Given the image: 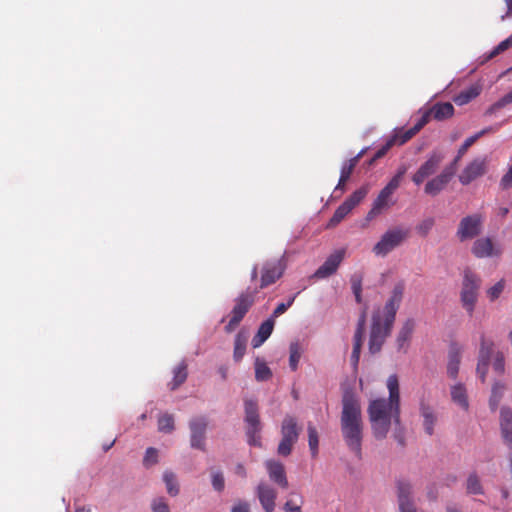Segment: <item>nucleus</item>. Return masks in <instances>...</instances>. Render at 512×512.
Returning <instances> with one entry per match:
<instances>
[{"instance_id": "6e6d98bb", "label": "nucleus", "mask_w": 512, "mask_h": 512, "mask_svg": "<svg viewBox=\"0 0 512 512\" xmlns=\"http://www.w3.org/2000/svg\"><path fill=\"white\" fill-rule=\"evenodd\" d=\"M212 486L218 492L223 491L225 487V480L221 472H215L212 474Z\"/></svg>"}, {"instance_id": "de8ad7c7", "label": "nucleus", "mask_w": 512, "mask_h": 512, "mask_svg": "<svg viewBox=\"0 0 512 512\" xmlns=\"http://www.w3.org/2000/svg\"><path fill=\"white\" fill-rule=\"evenodd\" d=\"M417 132L413 127L406 131H396L391 137H396V145H403L408 142L411 138H413Z\"/></svg>"}, {"instance_id": "58836bf2", "label": "nucleus", "mask_w": 512, "mask_h": 512, "mask_svg": "<svg viewBox=\"0 0 512 512\" xmlns=\"http://www.w3.org/2000/svg\"><path fill=\"white\" fill-rule=\"evenodd\" d=\"M368 191L369 188L367 186L360 187L344 201V204H348V207L352 210L366 197Z\"/></svg>"}, {"instance_id": "1a4fd4ad", "label": "nucleus", "mask_w": 512, "mask_h": 512, "mask_svg": "<svg viewBox=\"0 0 512 512\" xmlns=\"http://www.w3.org/2000/svg\"><path fill=\"white\" fill-rule=\"evenodd\" d=\"M396 492L400 512H418L413 499V486L408 480L398 479Z\"/></svg>"}, {"instance_id": "13d9d810", "label": "nucleus", "mask_w": 512, "mask_h": 512, "mask_svg": "<svg viewBox=\"0 0 512 512\" xmlns=\"http://www.w3.org/2000/svg\"><path fill=\"white\" fill-rule=\"evenodd\" d=\"M505 361L502 353H497L493 361V369L501 374L504 372Z\"/></svg>"}, {"instance_id": "f3484780", "label": "nucleus", "mask_w": 512, "mask_h": 512, "mask_svg": "<svg viewBox=\"0 0 512 512\" xmlns=\"http://www.w3.org/2000/svg\"><path fill=\"white\" fill-rule=\"evenodd\" d=\"M406 173V168L401 167L396 175L388 182V184L380 191L377 198L374 200V203L377 204L382 209H385L389 206V201L392 194L398 189L400 186L401 180Z\"/></svg>"}, {"instance_id": "774afa93", "label": "nucleus", "mask_w": 512, "mask_h": 512, "mask_svg": "<svg viewBox=\"0 0 512 512\" xmlns=\"http://www.w3.org/2000/svg\"><path fill=\"white\" fill-rule=\"evenodd\" d=\"M510 103H512V90L500 99L499 105H504V107H505L506 105H508Z\"/></svg>"}, {"instance_id": "37998d69", "label": "nucleus", "mask_w": 512, "mask_h": 512, "mask_svg": "<svg viewBox=\"0 0 512 512\" xmlns=\"http://www.w3.org/2000/svg\"><path fill=\"white\" fill-rule=\"evenodd\" d=\"M363 338L364 337H362V336H356V335H354V337H353V350H352V354H351V363L355 368L358 366V363H359L361 348H362V344H363Z\"/></svg>"}, {"instance_id": "2eb2a0df", "label": "nucleus", "mask_w": 512, "mask_h": 512, "mask_svg": "<svg viewBox=\"0 0 512 512\" xmlns=\"http://www.w3.org/2000/svg\"><path fill=\"white\" fill-rule=\"evenodd\" d=\"M487 160L485 157H478L472 160L459 175V181L463 185H468L472 181L486 173Z\"/></svg>"}, {"instance_id": "f8f14e48", "label": "nucleus", "mask_w": 512, "mask_h": 512, "mask_svg": "<svg viewBox=\"0 0 512 512\" xmlns=\"http://www.w3.org/2000/svg\"><path fill=\"white\" fill-rule=\"evenodd\" d=\"M285 268L286 266L281 259L266 262L262 267L260 289L266 288L280 279Z\"/></svg>"}, {"instance_id": "f704fd0d", "label": "nucleus", "mask_w": 512, "mask_h": 512, "mask_svg": "<svg viewBox=\"0 0 512 512\" xmlns=\"http://www.w3.org/2000/svg\"><path fill=\"white\" fill-rule=\"evenodd\" d=\"M504 391H505V386L502 383H500V382L494 383V385L492 387V391H491V396L489 399V406L492 411H495L498 408V405L502 399Z\"/></svg>"}, {"instance_id": "4468645a", "label": "nucleus", "mask_w": 512, "mask_h": 512, "mask_svg": "<svg viewBox=\"0 0 512 512\" xmlns=\"http://www.w3.org/2000/svg\"><path fill=\"white\" fill-rule=\"evenodd\" d=\"M405 290L403 281L396 283L393 287L392 293L383 309V318L388 319V322H394L396 313L400 307Z\"/></svg>"}, {"instance_id": "a19ab883", "label": "nucleus", "mask_w": 512, "mask_h": 512, "mask_svg": "<svg viewBox=\"0 0 512 512\" xmlns=\"http://www.w3.org/2000/svg\"><path fill=\"white\" fill-rule=\"evenodd\" d=\"M362 281L363 275L361 273H354L350 278L351 289L357 303L362 302Z\"/></svg>"}, {"instance_id": "8fccbe9b", "label": "nucleus", "mask_w": 512, "mask_h": 512, "mask_svg": "<svg viewBox=\"0 0 512 512\" xmlns=\"http://www.w3.org/2000/svg\"><path fill=\"white\" fill-rule=\"evenodd\" d=\"M505 288V281L500 280L487 291V296L491 301H494L500 297Z\"/></svg>"}, {"instance_id": "0e129e2a", "label": "nucleus", "mask_w": 512, "mask_h": 512, "mask_svg": "<svg viewBox=\"0 0 512 512\" xmlns=\"http://www.w3.org/2000/svg\"><path fill=\"white\" fill-rule=\"evenodd\" d=\"M283 509L285 512H302L301 506L294 504L291 500L285 502Z\"/></svg>"}, {"instance_id": "9b49d317", "label": "nucleus", "mask_w": 512, "mask_h": 512, "mask_svg": "<svg viewBox=\"0 0 512 512\" xmlns=\"http://www.w3.org/2000/svg\"><path fill=\"white\" fill-rule=\"evenodd\" d=\"M455 172L456 167L454 166V164L446 166L439 175L432 178L426 183L424 188L425 193L430 196L438 195L443 189H445V187L451 181Z\"/></svg>"}, {"instance_id": "680f3d73", "label": "nucleus", "mask_w": 512, "mask_h": 512, "mask_svg": "<svg viewBox=\"0 0 512 512\" xmlns=\"http://www.w3.org/2000/svg\"><path fill=\"white\" fill-rule=\"evenodd\" d=\"M231 512H250V505L246 501L238 500L232 506Z\"/></svg>"}, {"instance_id": "f257e3e1", "label": "nucleus", "mask_w": 512, "mask_h": 512, "mask_svg": "<svg viewBox=\"0 0 512 512\" xmlns=\"http://www.w3.org/2000/svg\"><path fill=\"white\" fill-rule=\"evenodd\" d=\"M387 388L389 390L388 399H375L369 403L367 412L372 433L378 440L385 439L392 424H394V437L403 445L404 433L400 420V392L397 375L392 374L388 377Z\"/></svg>"}, {"instance_id": "e433bc0d", "label": "nucleus", "mask_w": 512, "mask_h": 512, "mask_svg": "<svg viewBox=\"0 0 512 512\" xmlns=\"http://www.w3.org/2000/svg\"><path fill=\"white\" fill-rule=\"evenodd\" d=\"M246 344L247 339L245 336H243L241 333H238L234 340V351H233V358L236 362H239L246 351Z\"/></svg>"}, {"instance_id": "a878e982", "label": "nucleus", "mask_w": 512, "mask_h": 512, "mask_svg": "<svg viewBox=\"0 0 512 512\" xmlns=\"http://www.w3.org/2000/svg\"><path fill=\"white\" fill-rule=\"evenodd\" d=\"M493 243L490 238H480L473 244L472 252L478 258L489 257L494 254Z\"/></svg>"}, {"instance_id": "4d7b16f0", "label": "nucleus", "mask_w": 512, "mask_h": 512, "mask_svg": "<svg viewBox=\"0 0 512 512\" xmlns=\"http://www.w3.org/2000/svg\"><path fill=\"white\" fill-rule=\"evenodd\" d=\"M431 116L432 114L430 110L424 112L417 123L413 126L414 130L418 133L430 121Z\"/></svg>"}, {"instance_id": "052dcab7", "label": "nucleus", "mask_w": 512, "mask_h": 512, "mask_svg": "<svg viewBox=\"0 0 512 512\" xmlns=\"http://www.w3.org/2000/svg\"><path fill=\"white\" fill-rule=\"evenodd\" d=\"M500 186L503 190H507L512 187V169L508 168V171L503 175L500 181Z\"/></svg>"}, {"instance_id": "3c124183", "label": "nucleus", "mask_w": 512, "mask_h": 512, "mask_svg": "<svg viewBox=\"0 0 512 512\" xmlns=\"http://www.w3.org/2000/svg\"><path fill=\"white\" fill-rule=\"evenodd\" d=\"M157 462H158V451L153 447H149L146 450L145 456L143 458V465L145 467H151L152 465H155Z\"/></svg>"}, {"instance_id": "0eeeda50", "label": "nucleus", "mask_w": 512, "mask_h": 512, "mask_svg": "<svg viewBox=\"0 0 512 512\" xmlns=\"http://www.w3.org/2000/svg\"><path fill=\"white\" fill-rule=\"evenodd\" d=\"M409 230L402 227H394L387 230L374 245L373 252L377 256H386L392 250L400 246L408 237Z\"/></svg>"}, {"instance_id": "39448f33", "label": "nucleus", "mask_w": 512, "mask_h": 512, "mask_svg": "<svg viewBox=\"0 0 512 512\" xmlns=\"http://www.w3.org/2000/svg\"><path fill=\"white\" fill-rule=\"evenodd\" d=\"M257 292L256 289L253 291L247 289L235 299L230 319L224 328L226 333H231L238 327L249 309L253 306Z\"/></svg>"}, {"instance_id": "c9c22d12", "label": "nucleus", "mask_w": 512, "mask_h": 512, "mask_svg": "<svg viewBox=\"0 0 512 512\" xmlns=\"http://www.w3.org/2000/svg\"><path fill=\"white\" fill-rule=\"evenodd\" d=\"M493 342L485 338L484 335L481 336L480 342V350L479 357L480 358V366L484 364L486 360L490 361V357L493 352Z\"/></svg>"}, {"instance_id": "aec40b11", "label": "nucleus", "mask_w": 512, "mask_h": 512, "mask_svg": "<svg viewBox=\"0 0 512 512\" xmlns=\"http://www.w3.org/2000/svg\"><path fill=\"white\" fill-rule=\"evenodd\" d=\"M265 468L267 470L269 479L274 484L282 489H287L289 487L285 466L281 462L269 459L265 462Z\"/></svg>"}, {"instance_id": "a211bd4d", "label": "nucleus", "mask_w": 512, "mask_h": 512, "mask_svg": "<svg viewBox=\"0 0 512 512\" xmlns=\"http://www.w3.org/2000/svg\"><path fill=\"white\" fill-rule=\"evenodd\" d=\"M481 218L479 215L464 217L457 230V236L461 241L472 239L480 233Z\"/></svg>"}, {"instance_id": "864d4df0", "label": "nucleus", "mask_w": 512, "mask_h": 512, "mask_svg": "<svg viewBox=\"0 0 512 512\" xmlns=\"http://www.w3.org/2000/svg\"><path fill=\"white\" fill-rule=\"evenodd\" d=\"M151 508L153 512H170L169 505L163 497L154 499Z\"/></svg>"}, {"instance_id": "ea45409f", "label": "nucleus", "mask_w": 512, "mask_h": 512, "mask_svg": "<svg viewBox=\"0 0 512 512\" xmlns=\"http://www.w3.org/2000/svg\"><path fill=\"white\" fill-rule=\"evenodd\" d=\"M163 481L169 495L176 496L179 493V485L173 472L166 471L163 475Z\"/></svg>"}, {"instance_id": "b1692460", "label": "nucleus", "mask_w": 512, "mask_h": 512, "mask_svg": "<svg viewBox=\"0 0 512 512\" xmlns=\"http://www.w3.org/2000/svg\"><path fill=\"white\" fill-rule=\"evenodd\" d=\"M274 324V320L268 318L260 325L256 335L252 339L253 348L260 347L270 337L274 329Z\"/></svg>"}, {"instance_id": "c03bdc74", "label": "nucleus", "mask_w": 512, "mask_h": 512, "mask_svg": "<svg viewBox=\"0 0 512 512\" xmlns=\"http://www.w3.org/2000/svg\"><path fill=\"white\" fill-rule=\"evenodd\" d=\"M290 357L289 365L293 371L298 368V363L301 357L300 346L297 342H293L289 347Z\"/></svg>"}, {"instance_id": "bb28decb", "label": "nucleus", "mask_w": 512, "mask_h": 512, "mask_svg": "<svg viewBox=\"0 0 512 512\" xmlns=\"http://www.w3.org/2000/svg\"><path fill=\"white\" fill-rule=\"evenodd\" d=\"M429 110L432 117L439 121L448 119L454 114V107L449 102L436 103Z\"/></svg>"}, {"instance_id": "f03ea898", "label": "nucleus", "mask_w": 512, "mask_h": 512, "mask_svg": "<svg viewBox=\"0 0 512 512\" xmlns=\"http://www.w3.org/2000/svg\"><path fill=\"white\" fill-rule=\"evenodd\" d=\"M341 433L349 448L358 458L362 455L363 420L359 399L350 391L342 397Z\"/></svg>"}, {"instance_id": "69168bd1", "label": "nucleus", "mask_w": 512, "mask_h": 512, "mask_svg": "<svg viewBox=\"0 0 512 512\" xmlns=\"http://www.w3.org/2000/svg\"><path fill=\"white\" fill-rule=\"evenodd\" d=\"M383 209L373 202L371 210L367 213L366 220L371 221L381 213Z\"/></svg>"}, {"instance_id": "49530a36", "label": "nucleus", "mask_w": 512, "mask_h": 512, "mask_svg": "<svg viewBox=\"0 0 512 512\" xmlns=\"http://www.w3.org/2000/svg\"><path fill=\"white\" fill-rule=\"evenodd\" d=\"M158 429L161 432L170 433L174 430V418L170 414H164L158 419Z\"/></svg>"}, {"instance_id": "2f4dec72", "label": "nucleus", "mask_w": 512, "mask_h": 512, "mask_svg": "<svg viewBox=\"0 0 512 512\" xmlns=\"http://www.w3.org/2000/svg\"><path fill=\"white\" fill-rule=\"evenodd\" d=\"M308 432V445L311 452L312 458H316L318 455V446H319V435L317 429L314 425L308 424L307 426Z\"/></svg>"}, {"instance_id": "79ce46f5", "label": "nucleus", "mask_w": 512, "mask_h": 512, "mask_svg": "<svg viewBox=\"0 0 512 512\" xmlns=\"http://www.w3.org/2000/svg\"><path fill=\"white\" fill-rule=\"evenodd\" d=\"M352 210L348 207V204H344V202L335 210L333 216L331 217L328 226L335 227L338 225Z\"/></svg>"}, {"instance_id": "5701e85b", "label": "nucleus", "mask_w": 512, "mask_h": 512, "mask_svg": "<svg viewBox=\"0 0 512 512\" xmlns=\"http://www.w3.org/2000/svg\"><path fill=\"white\" fill-rule=\"evenodd\" d=\"M415 329V322L413 319H407L402 325L396 338L397 349L406 352L409 341Z\"/></svg>"}, {"instance_id": "338daca9", "label": "nucleus", "mask_w": 512, "mask_h": 512, "mask_svg": "<svg viewBox=\"0 0 512 512\" xmlns=\"http://www.w3.org/2000/svg\"><path fill=\"white\" fill-rule=\"evenodd\" d=\"M500 104V99L495 102L494 104H492L486 111V114L487 115H491V114H494L496 111L502 109L504 107V105H499Z\"/></svg>"}, {"instance_id": "cd10ccee", "label": "nucleus", "mask_w": 512, "mask_h": 512, "mask_svg": "<svg viewBox=\"0 0 512 512\" xmlns=\"http://www.w3.org/2000/svg\"><path fill=\"white\" fill-rule=\"evenodd\" d=\"M481 92V87L479 85H472L469 88L462 90L454 97V102L458 106H463L468 104L470 101L475 99Z\"/></svg>"}, {"instance_id": "bf43d9fd", "label": "nucleus", "mask_w": 512, "mask_h": 512, "mask_svg": "<svg viewBox=\"0 0 512 512\" xmlns=\"http://www.w3.org/2000/svg\"><path fill=\"white\" fill-rule=\"evenodd\" d=\"M365 324H366V312L363 311L358 319L357 327H356L354 335L364 337Z\"/></svg>"}, {"instance_id": "4c0bfd02", "label": "nucleus", "mask_w": 512, "mask_h": 512, "mask_svg": "<svg viewBox=\"0 0 512 512\" xmlns=\"http://www.w3.org/2000/svg\"><path fill=\"white\" fill-rule=\"evenodd\" d=\"M368 191L369 188L367 186L360 187L344 201V204H348V207L352 210L366 197Z\"/></svg>"}, {"instance_id": "7ed1b4c3", "label": "nucleus", "mask_w": 512, "mask_h": 512, "mask_svg": "<svg viewBox=\"0 0 512 512\" xmlns=\"http://www.w3.org/2000/svg\"><path fill=\"white\" fill-rule=\"evenodd\" d=\"M281 440L277 447V453L280 456L287 457L291 454L293 446L297 443L301 433V427L298 425L294 416L286 415L281 424Z\"/></svg>"}, {"instance_id": "412c9836", "label": "nucleus", "mask_w": 512, "mask_h": 512, "mask_svg": "<svg viewBox=\"0 0 512 512\" xmlns=\"http://www.w3.org/2000/svg\"><path fill=\"white\" fill-rule=\"evenodd\" d=\"M462 348L457 343H452L448 352L447 374L455 379L459 372L461 362Z\"/></svg>"}, {"instance_id": "4be33fe9", "label": "nucleus", "mask_w": 512, "mask_h": 512, "mask_svg": "<svg viewBox=\"0 0 512 512\" xmlns=\"http://www.w3.org/2000/svg\"><path fill=\"white\" fill-rule=\"evenodd\" d=\"M420 415L423 418V428L425 430V433L429 436H432L434 434L435 426L438 421L437 414L430 405L421 402Z\"/></svg>"}, {"instance_id": "ddd939ff", "label": "nucleus", "mask_w": 512, "mask_h": 512, "mask_svg": "<svg viewBox=\"0 0 512 512\" xmlns=\"http://www.w3.org/2000/svg\"><path fill=\"white\" fill-rule=\"evenodd\" d=\"M442 161L443 156L440 153L433 152L432 154H430L428 159L413 174L412 181L416 185L422 184L428 177L435 174Z\"/></svg>"}, {"instance_id": "20e7f679", "label": "nucleus", "mask_w": 512, "mask_h": 512, "mask_svg": "<svg viewBox=\"0 0 512 512\" xmlns=\"http://www.w3.org/2000/svg\"><path fill=\"white\" fill-rule=\"evenodd\" d=\"M394 322H388L380 316V314H373L372 324L369 334V352L376 354L381 351L386 338L390 335Z\"/></svg>"}, {"instance_id": "dca6fc26", "label": "nucleus", "mask_w": 512, "mask_h": 512, "mask_svg": "<svg viewBox=\"0 0 512 512\" xmlns=\"http://www.w3.org/2000/svg\"><path fill=\"white\" fill-rule=\"evenodd\" d=\"M346 250L344 248L335 250L331 253L325 262L315 271L314 277L323 279L333 275L341 262L344 260Z\"/></svg>"}, {"instance_id": "7c9ffc66", "label": "nucleus", "mask_w": 512, "mask_h": 512, "mask_svg": "<svg viewBox=\"0 0 512 512\" xmlns=\"http://www.w3.org/2000/svg\"><path fill=\"white\" fill-rule=\"evenodd\" d=\"M466 492L473 495H482L484 493L481 480L476 473L469 474L466 481Z\"/></svg>"}, {"instance_id": "6e6552de", "label": "nucleus", "mask_w": 512, "mask_h": 512, "mask_svg": "<svg viewBox=\"0 0 512 512\" xmlns=\"http://www.w3.org/2000/svg\"><path fill=\"white\" fill-rule=\"evenodd\" d=\"M480 282L479 277L471 270L466 269L464 271L461 289V303L470 316L473 314L475 304L477 302Z\"/></svg>"}, {"instance_id": "393cba45", "label": "nucleus", "mask_w": 512, "mask_h": 512, "mask_svg": "<svg viewBox=\"0 0 512 512\" xmlns=\"http://www.w3.org/2000/svg\"><path fill=\"white\" fill-rule=\"evenodd\" d=\"M494 129L492 127L484 128L481 131L477 132L476 134L468 137L464 143L460 146L457 152V156L455 157L454 161L451 164H454V166L457 168L458 161L465 155L467 150L482 136L485 134L493 131Z\"/></svg>"}, {"instance_id": "603ef678", "label": "nucleus", "mask_w": 512, "mask_h": 512, "mask_svg": "<svg viewBox=\"0 0 512 512\" xmlns=\"http://www.w3.org/2000/svg\"><path fill=\"white\" fill-rule=\"evenodd\" d=\"M295 298H296V296H292L289 298L287 303L278 304L277 307L274 309L270 318H272L274 320L275 318H277L280 315H282L283 313H285L288 310V308H290L292 306L293 302L295 301Z\"/></svg>"}, {"instance_id": "c85d7f7f", "label": "nucleus", "mask_w": 512, "mask_h": 512, "mask_svg": "<svg viewBox=\"0 0 512 512\" xmlns=\"http://www.w3.org/2000/svg\"><path fill=\"white\" fill-rule=\"evenodd\" d=\"M451 398L452 401L460 406L463 410L467 411L469 409L466 389L462 384H456L451 387Z\"/></svg>"}, {"instance_id": "473e14b6", "label": "nucleus", "mask_w": 512, "mask_h": 512, "mask_svg": "<svg viewBox=\"0 0 512 512\" xmlns=\"http://www.w3.org/2000/svg\"><path fill=\"white\" fill-rule=\"evenodd\" d=\"M272 377V371L260 358L255 360V379L259 382L267 381Z\"/></svg>"}, {"instance_id": "423d86ee", "label": "nucleus", "mask_w": 512, "mask_h": 512, "mask_svg": "<svg viewBox=\"0 0 512 512\" xmlns=\"http://www.w3.org/2000/svg\"><path fill=\"white\" fill-rule=\"evenodd\" d=\"M245 423H246V434L248 437V443L253 446H260V432L262 429L258 404L256 400L245 399Z\"/></svg>"}, {"instance_id": "09e8293b", "label": "nucleus", "mask_w": 512, "mask_h": 512, "mask_svg": "<svg viewBox=\"0 0 512 512\" xmlns=\"http://www.w3.org/2000/svg\"><path fill=\"white\" fill-rule=\"evenodd\" d=\"M435 224V221L433 218L429 217L424 220H422L417 226L416 231L419 235L425 237L428 235V233L431 231Z\"/></svg>"}, {"instance_id": "e2e57ef3", "label": "nucleus", "mask_w": 512, "mask_h": 512, "mask_svg": "<svg viewBox=\"0 0 512 512\" xmlns=\"http://www.w3.org/2000/svg\"><path fill=\"white\" fill-rule=\"evenodd\" d=\"M488 365H489V361L486 360L484 362V364L481 365V367H480V358H478L476 372L479 375V377L481 378L482 382L485 381V376H486V372H487V369H488Z\"/></svg>"}, {"instance_id": "5fc2aeb1", "label": "nucleus", "mask_w": 512, "mask_h": 512, "mask_svg": "<svg viewBox=\"0 0 512 512\" xmlns=\"http://www.w3.org/2000/svg\"><path fill=\"white\" fill-rule=\"evenodd\" d=\"M394 145H396V137H390L389 139H387L386 143L381 148L378 149V151L375 153L374 158H382Z\"/></svg>"}, {"instance_id": "6ab92c4d", "label": "nucleus", "mask_w": 512, "mask_h": 512, "mask_svg": "<svg viewBox=\"0 0 512 512\" xmlns=\"http://www.w3.org/2000/svg\"><path fill=\"white\" fill-rule=\"evenodd\" d=\"M257 498L265 512H273L276 506L277 491L266 482H260L256 487Z\"/></svg>"}, {"instance_id": "72a5a7b5", "label": "nucleus", "mask_w": 512, "mask_h": 512, "mask_svg": "<svg viewBox=\"0 0 512 512\" xmlns=\"http://www.w3.org/2000/svg\"><path fill=\"white\" fill-rule=\"evenodd\" d=\"M363 151H361L358 155H356L355 157L349 159L348 161H346L342 168H341V182H347L348 179L350 178L354 168L357 166L360 158L362 157L363 155Z\"/></svg>"}, {"instance_id": "c756f323", "label": "nucleus", "mask_w": 512, "mask_h": 512, "mask_svg": "<svg viewBox=\"0 0 512 512\" xmlns=\"http://www.w3.org/2000/svg\"><path fill=\"white\" fill-rule=\"evenodd\" d=\"M173 374H174L173 379L169 384L171 390L177 389L187 379L188 372H187V364L185 363V361H182L174 368Z\"/></svg>"}, {"instance_id": "9d476101", "label": "nucleus", "mask_w": 512, "mask_h": 512, "mask_svg": "<svg viewBox=\"0 0 512 512\" xmlns=\"http://www.w3.org/2000/svg\"><path fill=\"white\" fill-rule=\"evenodd\" d=\"M207 427L208 419L204 416L194 417L190 420V445L192 448L205 451V435Z\"/></svg>"}, {"instance_id": "a18cd8bd", "label": "nucleus", "mask_w": 512, "mask_h": 512, "mask_svg": "<svg viewBox=\"0 0 512 512\" xmlns=\"http://www.w3.org/2000/svg\"><path fill=\"white\" fill-rule=\"evenodd\" d=\"M510 47H512V34L505 40L501 41L496 47H494L493 50L486 56L485 59L491 60L497 55L508 50Z\"/></svg>"}]
</instances>
